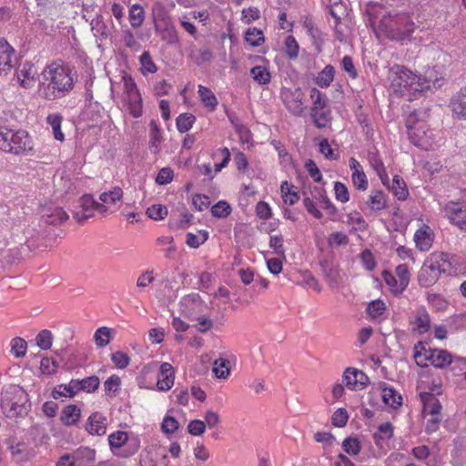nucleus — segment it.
<instances>
[{
  "mask_svg": "<svg viewBox=\"0 0 466 466\" xmlns=\"http://www.w3.org/2000/svg\"><path fill=\"white\" fill-rule=\"evenodd\" d=\"M42 80L38 85L41 96L56 100L68 95L75 85L73 70L62 61L48 64L42 71Z\"/></svg>",
  "mask_w": 466,
  "mask_h": 466,
  "instance_id": "f257e3e1",
  "label": "nucleus"
},
{
  "mask_svg": "<svg viewBox=\"0 0 466 466\" xmlns=\"http://www.w3.org/2000/svg\"><path fill=\"white\" fill-rule=\"evenodd\" d=\"M429 114L426 110H415L406 120V127L410 142L423 150H433L441 141V131L430 128Z\"/></svg>",
  "mask_w": 466,
  "mask_h": 466,
  "instance_id": "f03ea898",
  "label": "nucleus"
},
{
  "mask_svg": "<svg viewBox=\"0 0 466 466\" xmlns=\"http://www.w3.org/2000/svg\"><path fill=\"white\" fill-rule=\"evenodd\" d=\"M371 25L378 37L384 35L400 42L410 40L416 28L408 13L384 14L378 23L376 17L371 18Z\"/></svg>",
  "mask_w": 466,
  "mask_h": 466,
  "instance_id": "7ed1b4c3",
  "label": "nucleus"
},
{
  "mask_svg": "<svg viewBox=\"0 0 466 466\" xmlns=\"http://www.w3.org/2000/svg\"><path fill=\"white\" fill-rule=\"evenodd\" d=\"M413 358L420 367L432 365L438 369H445L451 366L453 374H457V364L466 367L465 358L454 357L446 350L426 348L421 342L415 345Z\"/></svg>",
  "mask_w": 466,
  "mask_h": 466,
  "instance_id": "20e7f679",
  "label": "nucleus"
},
{
  "mask_svg": "<svg viewBox=\"0 0 466 466\" xmlns=\"http://www.w3.org/2000/svg\"><path fill=\"white\" fill-rule=\"evenodd\" d=\"M392 90L400 96L416 97L427 90V83L421 76L413 73L404 66H394L390 69V76Z\"/></svg>",
  "mask_w": 466,
  "mask_h": 466,
  "instance_id": "39448f33",
  "label": "nucleus"
},
{
  "mask_svg": "<svg viewBox=\"0 0 466 466\" xmlns=\"http://www.w3.org/2000/svg\"><path fill=\"white\" fill-rule=\"evenodd\" d=\"M453 257L448 253L435 251L430 254L418 275V280L422 287H431L436 283L441 274L446 270L445 265L451 264Z\"/></svg>",
  "mask_w": 466,
  "mask_h": 466,
  "instance_id": "423d86ee",
  "label": "nucleus"
},
{
  "mask_svg": "<svg viewBox=\"0 0 466 466\" xmlns=\"http://www.w3.org/2000/svg\"><path fill=\"white\" fill-rule=\"evenodd\" d=\"M28 395L18 386H10L2 393L1 408L8 418H17L26 415L30 410Z\"/></svg>",
  "mask_w": 466,
  "mask_h": 466,
  "instance_id": "0eeeda50",
  "label": "nucleus"
},
{
  "mask_svg": "<svg viewBox=\"0 0 466 466\" xmlns=\"http://www.w3.org/2000/svg\"><path fill=\"white\" fill-rule=\"evenodd\" d=\"M0 149L18 155L32 150L33 141L25 130L0 127Z\"/></svg>",
  "mask_w": 466,
  "mask_h": 466,
  "instance_id": "6e6552de",
  "label": "nucleus"
},
{
  "mask_svg": "<svg viewBox=\"0 0 466 466\" xmlns=\"http://www.w3.org/2000/svg\"><path fill=\"white\" fill-rule=\"evenodd\" d=\"M119 84L123 91L122 102L124 107L133 117H140L143 115V101L135 80L131 76L123 72Z\"/></svg>",
  "mask_w": 466,
  "mask_h": 466,
  "instance_id": "1a4fd4ad",
  "label": "nucleus"
},
{
  "mask_svg": "<svg viewBox=\"0 0 466 466\" xmlns=\"http://www.w3.org/2000/svg\"><path fill=\"white\" fill-rule=\"evenodd\" d=\"M108 443L112 453L118 458H128L136 454L140 448V441L137 437H129L126 431H116L108 436Z\"/></svg>",
  "mask_w": 466,
  "mask_h": 466,
  "instance_id": "9d476101",
  "label": "nucleus"
},
{
  "mask_svg": "<svg viewBox=\"0 0 466 466\" xmlns=\"http://www.w3.org/2000/svg\"><path fill=\"white\" fill-rule=\"evenodd\" d=\"M151 12L156 31L162 34V37L164 39L168 37L169 41H175L177 39V35L171 18L164 4L158 1L155 2L152 5Z\"/></svg>",
  "mask_w": 466,
  "mask_h": 466,
  "instance_id": "9b49d317",
  "label": "nucleus"
},
{
  "mask_svg": "<svg viewBox=\"0 0 466 466\" xmlns=\"http://www.w3.org/2000/svg\"><path fill=\"white\" fill-rule=\"evenodd\" d=\"M394 434V427L390 422H384L377 427L372 437L376 447L378 448V456L385 455L392 449L391 439Z\"/></svg>",
  "mask_w": 466,
  "mask_h": 466,
  "instance_id": "f8f14e48",
  "label": "nucleus"
},
{
  "mask_svg": "<svg viewBox=\"0 0 466 466\" xmlns=\"http://www.w3.org/2000/svg\"><path fill=\"white\" fill-rule=\"evenodd\" d=\"M281 97L289 113L297 116L304 114V94L300 88H285L281 92Z\"/></svg>",
  "mask_w": 466,
  "mask_h": 466,
  "instance_id": "ddd939ff",
  "label": "nucleus"
},
{
  "mask_svg": "<svg viewBox=\"0 0 466 466\" xmlns=\"http://www.w3.org/2000/svg\"><path fill=\"white\" fill-rule=\"evenodd\" d=\"M443 211L451 224L466 232V200L449 201Z\"/></svg>",
  "mask_w": 466,
  "mask_h": 466,
  "instance_id": "4468645a",
  "label": "nucleus"
},
{
  "mask_svg": "<svg viewBox=\"0 0 466 466\" xmlns=\"http://www.w3.org/2000/svg\"><path fill=\"white\" fill-rule=\"evenodd\" d=\"M79 208L80 209L75 214L78 221H84L91 218L94 211L103 215L107 213V208L104 204L96 202L90 195H85L79 199Z\"/></svg>",
  "mask_w": 466,
  "mask_h": 466,
  "instance_id": "2eb2a0df",
  "label": "nucleus"
},
{
  "mask_svg": "<svg viewBox=\"0 0 466 466\" xmlns=\"http://www.w3.org/2000/svg\"><path fill=\"white\" fill-rule=\"evenodd\" d=\"M175 383V370L168 362H162L158 368L157 380L155 390L158 391H168Z\"/></svg>",
  "mask_w": 466,
  "mask_h": 466,
  "instance_id": "dca6fc26",
  "label": "nucleus"
},
{
  "mask_svg": "<svg viewBox=\"0 0 466 466\" xmlns=\"http://www.w3.org/2000/svg\"><path fill=\"white\" fill-rule=\"evenodd\" d=\"M343 382L351 390H360L369 381L368 376L356 368H347L343 372Z\"/></svg>",
  "mask_w": 466,
  "mask_h": 466,
  "instance_id": "f3484780",
  "label": "nucleus"
},
{
  "mask_svg": "<svg viewBox=\"0 0 466 466\" xmlns=\"http://www.w3.org/2000/svg\"><path fill=\"white\" fill-rule=\"evenodd\" d=\"M435 239L433 229L426 224H422L415 231L413 240L416 248L421 252H427L432 247Z\"/></svg>",
  "mask_w": 466,
  "mask_h": 466,
  "instance_id": "a211bd4d",
  "label": "nucleus"
},
{
  "mask_svg": "<svg viewBox=\"0 0 466 466\" xmlns=\"http://www.w3.org/2000/svg\"><path fill=\"white\" fill-rule=\"evenodd\" d=\"M15 63V49L5 40H0V76L7 75Z\"/></svg>",
  "mask_w": 466,
  "mask_h": 466,
  "instance_id": "6ab92c4d",
  "label": "nucleus"
},
{
  "mask_svg": "<svg viewBox=\"0 0 466 466\" xmlns=\"http://www.w3.org/2000/svg\"><path fill=\"white\" fill-rule=\"evenodd\" d=\"M36 74L35 66L29 62H25L16 69L15 79L21 86L29 88L34 86Z\"/></svg>",
  "mask_w": 466,
  "mask_h": 466,
  "instance_id": "aec40b11",
  "label": "nucleus"
},
{
  "mask_svg": "<svg viewBox=\"0 0 466 466\" xmlns=\"http://www.w3.org/2000/svg\"><path fill=\"white\" fill-rule=\"evenodd\" d=\"M349 167L351 170V181L353 186L360 191H366L369 187L368 177L361 164L355 158L349 159Z\"/></svg>",
  "mask_w": 466,
  "mask_h": 466,
  "instance_id": "412c9836",
  "label": "nucleus"
},
{
  "mask_svg": "<svg viewBox=\"0 0 466 466\" xmlns=\"http://www.w3.org/2000/svg\"><path fill=\"white\" fill-rule=\"evenodd\" d=\"M380 389L381 390V399L385 405L393 410H397L402 405V397L393 387L381 383Z\"/></svg>",
  "mask_w": 466,
  "mask_h": 466,
  "instance_id": "4be33fe9",
  "label": "nucleus"
},
{
  "mask_svg": "<svg viewBox=\"0 0 466 466\" xmlns=\"http://www.w3.org/2000/svg\"><path fill=\"white\" fill-rule=\"evenodd\" d=\"M9 450L17 462L27 461L33 456V451L28 445L22 441H16V440H9Z\"/></svg>",
  "mask_w": 466,
  "mask_h": 466,
  "instance_id": "5701e85b",
  "label": "nucleus"
},
{
  "mask_svg": "<svg viewBox=\"0 0 466 466\" xmlns=\"http://www.w3.org/2000/svg\"><path fill=\"white\" fill-rule=\"evenodd\" d=\"M450 107L452 114L458 119L466 120V90L465 88L461 89L450 102Z\"/></svg>",
  "mask_w": 466,
  "mask_h": 466,
  "instance_id": "b1692460",
  "label": "nucleus"
},
{
  "mask_svg": "<svg viewBox=\"0 0 466 466\" xmlns=\"http://www.w3.org/2000/svg\"><path fill=\"white\" fill-rule=\"evenodd\" d=\"M369 318L377 322H381L388 318V309L386 304L381 299H375L369 303L367 307Z\"/></svg>",
  "mask_w": 466,
  "mask_h": 466,
  "instance_id": "393cba45",
  "label": "nucleus"
},
{
  "mask_svg": "<svg viewBox=\"0 0 466 466\" xmlns=\"http://www.w3.org/2000/svg\"><path fill=\"white\" fill-rule=\"evenodd\" d=\"M86 431L92 435L102 436L106 431V419L100 413H93L88 418Z\"/></svg>",
  "mask_w": 466,
  "mask_h": 466,
  "instance_id": "a878e982",
  "label": "nucleus"
},
{
  "mask_svg": "<svg viewBox=\"0 0 466 466\" xmlns=\"http://www.w3.org/2000/svg\"><path fill=\"white\" fill-rule=\"evenodd\" d=\"M366 205L371 211L383 210L388 206L387 197L381 190H372L368 197Z\"/></svg>",
  "mask_w": 466,
  "mask_h": 466,
  "instance_id": "bb28decb",
  "label": "nucleus"
},
{
  "mask_svg": "<svg viewBox=\"0 0 466 466\" xmlns=\"http://www.w3.org/2000/svg\"><path fill=\"white\" fill-rule=\"evenodd\" d=\"M368 160L371 167L374 169V171L380 178L382 184L386 185L387 181L389 180V177L386 172L384 164L380 157H379V155L377 154V152H369Z\"/></svg>",
  "mask_w": 466,
  "mask_h": 466,
  "instance_id": "cd10ccee",
  "label": "nucleus"
},
{
  "mask_svg": "<svg viewBox=\"0 0 466 466\" xmlns=\"http://www.w3.org/2000/svg\"><path fill=\"white\" fill-rule=\"evenodd\" d=\"M198 96L201 99L202 104L208 109V111H214L218 106V99L212 90L202 85H198Z\"/></svg>",
  "mask_w": 466,
  "mask_h": 466,
  "instance_id": "c85d7f7f",
  "label": "nucleus"
},
{
  "mask_svg": "<svg viewBox=\"0 0 466 466\" xmlns=\"http://www.w3.org/2000/svg\"><path fill=\"white\" fill-rule=\"evenodd\" d=\"M431 327V318L425 309H419L415 314L413 321V329L420 334L429 331Z\"/></svg>",
  "mask_w": 466,
  "mask_h": 466,
  "instance_id": "c756f323",
  "label": "nucleus"
},
{
  "mask_svg": "<svg viewBox=\"0 0 466 466\" xmlns=\"http://www.w3.org/2000/svg\"><path fill=\"white\" fill-rule=\"evenodd\" d=\"M335 72L333 66L327 65L315 77V84L321 88L329 87L334 80Z\"/></svg>",
  "mask_w": 466,
  "mask_h": 466,
  "instance_id": "7c9ffc66",
  "label": "nucleus"
},
{
  "mask_svg": "<svg viewBox=\"0 0 466 466\" xmlns=\"http://www.w3.org/2000/svg\"><path fill=\"white\" fill-rule=\"evenodd\" d=\"M80 415V409L76 405L70 404L63 409L60 420L65 425L71 426L79 420Z\"/></svg>",
  "mask_w": 466,
  "mask_h": 466,
  "instance_id": "2f4dec72",
  "label": "nucleus"
},
{
  "mask_svg": "<svg viewBox=\"0 0 466 466\" xmlns=\"http://www.w3.org/2000/svg\"><path fill=\"white\" fill-rule=\"evenodd\" d=\"M79 385L78 380H71L68 384L60 385L56 389L53 391V396L55 399L58 397L72 398L80 391Z\"/></svg>",
  "mask_w": 466,
  "mask_h": 466,
  "instance_id": "473e14b6",
  "label": "nucleus"
},
{
  "mask_svg": "<svg viewBox=\"0 0 466 466\" xmlns=\"http://www.w3.org/2000/svg\"><path fill=\"white\" fill-rule=\"evenodd\" d=\"M423 402V411L429 415H440L441 405L440 401L430 393H425L421 396Z\"/></svg>",
  "mask_w": 466,
  "mask_h": 466,
  "instance_id": "72a5a7b5",
  "label": "nucleus"
},
{
  "mask_svg": "<svg viewBox=\"0 0 466 466\" xmlns=\"http://www.w3.org/2000/svg\"><path fill=\"white\" fill-rule=\"evenodd\" d=\"M253 80L260 86L268 85L271 81V74L265 66H256L250 69Z\"/></svg>",
  "mask_w": 466,
  "mask_h": 466,
  "instance_id": "f704fd0d",
  "label": "nucleus"
},
{
  "mask_svg": "<svg viewBox=\"0 0 466 466\" xmlns=\"http://www.w3.org/2000/svg\"><path fill=\"white\" fill-rule=\"evenodd\" d=\"M146 14L144 8L138 5L134 4L130 6L128 11V19L130 22V25L133 28L140 27L145 21Z\"/></svg>",
  "mask_w": 466,
  "mask_h": 466,
  "instance_id": "c9c22d12",
  "label": "nucleus"
},
{
  "mask_svg": "<svg viewBox=\"0 0 466 466\" xmlns=\"http://www.w3.org/2000/svg\"><path fill=\"white\" fill-rule=\"evenodd\" d=\"M123 198V190L120 187H115L112 190L104 192L100 195V204H104L109 212V207L116 205Z\"/></svg>",
  "mask_w": 466,
  "mask_h": 466,
  "instance_id": "e433bc0d",
  "label": "nucleus"
},
{
  "mask_svg": "<svg viewBox=\"0 0 466 466\" xmlns=\"http://www.w3.org/2000/svg\"><path fill=\"white\" fill-rule=\"evenodd\" d=\"M281 198L285 204L294 205L299 200L298 192L295 190L294 186L288 181H284L280 186Z\"/></svg>",
  "mask_w": 466,
  "mask_h": 466,
  "instance_id": "4c0bfd02",
  "label": "nucleus"
},
{
  "mask_svg": "<svg viewBox=\"0 0 466 466\" xmlns=\"http://www.w3.org/2000/svg\"><path fill=\"white\" fill-rule=\"evenodd\" d=\"M423 81H426L428 86L427 90L431 87L434 89L441 88L444 84V77L441 74L437 72L434 68L428 69L425 73V76L422 77Z\"/></svg>",
  "mask_w": 466,
  "mask_h": 466,
  "instance_id": "58836bf2",
  "label": "nucleus"
},
{
  "mask_svg": "<svg viewBox=\"0 0 466 466\" xmlns=\"http://www.w3.org/2000/svg\"><path fill=\"white\" fill-rule=\"evenodd\" d=\"M209 234L207 230L201 229L196 233L188 232L186 235V243L189 248H198L208 239Z\"/></svg>",
  "mask_w": 466,
  "mask_h": 466,
  "instance_id": "ea45409f",
  "label": "nucleus"
},
{
  "mask_svg": "<svg viewBox=\"0 0 466 466\" xmlns=\"http://www.w3.org/2000/svg\"><path fill=\"white\" fill-rule=\"evenodd\" d=\"M244 39L252 47H258L265 42L262 30L257 27L248 28L245 33Z\"/></svg>",
  "mask_w": 466,
  "mask_h": 466,
  "instance_id": "a19ab883",
  "label": "nucleus"
},
{
  "mask_svg": "<svg viewBox=\"0 0 466 466\" xmlns=\"http://www.w3.org/2000/svg\"><path fill=\"white\" fill-rule=\"evenodd\" d=\"M382 279L389 287L390 290L395 294H400L406 289L404 285L400 284L398 278L391 272L385 270L382 272Z\"/></svg>",
  "mask_w": 466,
  "mask_h": 466,
  "instance_id": "79ce46f5",
  "label": "nucleus"
},
{
  "mask_svg": "<svg viewBox=\"0 0 466 466\" xmlns=\"http://www.w3.org/2000/svg\"><path fill=\"white\" fill-rule=\"evenodd\" d=\"M46 122L52 127L55 138L58 141H64L65 137L61 131L62 116L60 114H50L46 117Z\"/></svg>",
  "mask_w": 466,
  "mask_h": 466,
  "instance_id": "37998d69",
  "label": "nucleus"
},
{
  "mask_svg": "<svg viewBox=\"0 0 466 466\" xmlns=\"http://www.w3.org/2000/svg\"><path fill=\"white\" fill-rule=\"evenodd\" d=\"M162 142V134L158 126L155 122L150 123V139L149 148L157 154L159 151L160 144Z\"/></svg>",
  "mask_w": 466,
  "mask_h": 466,
  "instance_id": "c03bdc74",
  "label": "nucleus"
},
{
  "mask_svg": "<svg viewBox=\"0 0 466 466\" xmlns=\"http://www.w3.org/2000/svg\"><path fill=\"white\" fill-rule=\"evenodd\" d=\"M303 204L307 211L315 218L320 219L323 217V214L319 209V203L317 195L305 197L303 198Z\"/></svg>",
  "mask_w": 466,
  "mask_h": 466,
  "instance_id": "a18cd8bd",
  "label": "nucleus"
},
{
  "mask_svg": "<svg viewBox=\"0 0 466 466\" xmlns=\"http://www.w3.org/2000/svg\"><path fill=\"white\" fill-rule=\"evenodd\" d=\"M181 307L184 308L183 312L191 317L194 314L195 308H198L201 305L198 295L192 294L185 297L181 301Z\"/></svg>",
  "mask_w": 466,
  "mask_h": 466,
  "instance_id": "49530a36",
  "label": "nucleus"
},
{
  "mask_svg": "<svg viewBox=\"0 0 466 466\" xmlns=\"http://www.w3.org/2000/svg\"><path fill=\"white\" fill-rule=\"evenodd\" d=\"M311 118L318 128H322L328 126L329 123V110L326 108H321L319 110H311L310 112Z\"/></svg>",
  "mask_w": 466,
  "mask_h": 466,
  "instance_id": "de8ad7c7",
  "label": "nucleus"
},
{
  "mask_svg": "<svg viewBox=\"0 0 466 466\" xmlns=\"http://www.w3.org/2000/svg\"><path fill=\"white\" fill-rule=\"evenodd\" d=\"M310 98L312 100L311 110H319L327 107L328 98L326 95L316 87L310 89Z\"/></svg>",
  "mask_w": 466,
  "mask_h": 466,
  "instance_id": "09e8293b",
  "label": "nucleus"
},
{
  "mask_svg": "<svg viewBox=\"0 0 466 466\" xmlns=\"http://www.w3.org/2000/svg\"><path fill=\"white\" fill-rule=\"evenodd\" d=\"M196 121L194 115L189 113L180 114L176 121L177 128L180 133L187 132Z\"/></svg>",
  "mask_w": 466,
  "mask_h": 466,
  "instance_id": "8fccbe9b",
  "label": "nucleus"
},
{
  "mask_svg": "<svg viewBox=\"0 0 466 466\" xmlns=\"http://www.w3.org/2000/svg\"><path fill=\"white\" fill-rule=\"evenodd\" d=\"M94 339L96 347L104 348L108 345L111 341V330L107 327L98 328L95 334Z\"/></svg>",
  "mask_w": 466,
  "mask_h": 466,
  "instance_id": "3c124183",
  "label": "nucleus"
},
{
  "mask_svg": "<svg viewBox=\"0 0 466 466\" xmlns=\"http://www.w3.org/2000/svg\"><path fill=\"white\" fill-rule=\"evenodd\" d=\"M346 222L356 231H362L367 228L366 221L358 211L350 212Z\"/></svg>",
  "mask_w": 466,
  "mask_h": 466,
  "instance_id": "603ef678",
  "label": "nucleus"
},
{
  "mask_svg": "<svg viewBox=\"0 0 466 466\" xmlns=\"http://www.w3.org/2000/svg\"><path fill=\"white\" fill-rule=\"evenodd\" d=\"M140 66H141V73L144 76H147V74H153L156 73L157 70V66L155 65L149 52L145 51L139 58Z\"/></svg>",
  "mask_w": 466,
  "mask_h": 466,
  "instance_id": "864d4df0",
  "label": "nucleus"
},
{
  "mask_svg": "<svg viewBox=\"0 0 466 466\" xmlns=\"http://www.w3.org/2000/svg\"><path fill=\"white\" fill-rule=\"evenodd\" d=\"M391 190L394 196L400 200H405L408 197L406 185L403 179L399 176L393 177Z\"/></svg>",
  "mask_w": 466,
  "mask_h": 466,
  "instance_id": "5fc2aeb1",
  "label": "nucleus"
},
{
  "mask_svg": "<svg viewBox=\"0 0 466 466\" xmlns=\"http://www.w3.org/2000/svg\"><path fill=\"white\" fill-rule=\"evenodd\" d=\"M212 370L218 379H227L230 373L229 361L225 359L215 360Z\"/></svg>",
  "mask_w": 466,
  "mask_h": 466,
  "instance_id": "6e6d98bb",
  "label": "nucleus"
},
{
  "mask_svg": "<svg viewBox=\"0 0 466 466\" xmlns=\"http://www.w3.org/2000/svg\"><path fill=\"white\" fill-rule=\"evenodd\" d=\"M231 211L230 205L225 200H220L211 207V214L217 218H225L230 215Z\"/></svg>",
  "mask_w": 466,
  "mask_h": 466,
  "instance_id": "4d7b16f0",
  "label": "nucleus"
},
{
  "mask_svg": "<svg viewBox=\"0 0 466 466\" xmlns=\"http://www.w3.org/2000/svg\"><path fill=\"white\" fill-rule=\"evenodd\" d=\"M36 345L43 350H47L52 347L53 335L50 330H41L35 338Z\"/></svg>",
  "mask_w": 466,
  "mask_h": 466,
  "instance_id": "13d9d810",
  "label": "nucleus"
},
{
  "mask_svg": "<svg viewBox=\"0 0 466 466\" xmlns=\"http://www.w3.org/2000/svg\"><path fill=\"white\" fill-rule=\"evenodd\" d=\"M146 213L154 220H162L167 216V208L161 204H154L147 208Z\"/></svg>",
  "mask_w": 466,
  "mask_h": 466,
  "instance_id": "bf43d9fd",
  "label": "nucleus"
},
{
  "mask_svg": "<svg viewBox=\"0 0 466 466\" xmlns=\"http://www.w3.org/2000/svg\"><path fill=\"white\" fill-rule=\"evenodd\" d=\"M342 448H343V451L350 456H356L360 451V441L357 438H353V437L346 438L342 441Z\"/></svg>",
  "mask_w": 466,
  "mask_h": 466,
  "instance_id": "052dcab7",
  "label": "nucleus"
},
{
  "mask_svg": "<svg viewBox=\"0 0 466 466\" xmlns=\"http://www.w3.org/2000/svg\"><path fill=\"white\" fill-rule=\"evenodd\" d=\"M78 382L80 384V391L83 390L88 393L95 391L98 388L100 383L99 379L96 376L87 377L81 380H78Z\"/></svg>",
  "mask_w": 466,
  "mask_h": 466,
  "instance_id": "680f3d73",
  "label": "nucleus"
},
{
  "mask_svg": "<svg viewBox=\"0 0 466 466\" xmlns=\"http://www.w3.org/2000/svg\"><path fill=\"white\" fill-rule=\"evenodd\" d=\"M191 59L198 65L211 60L212 53L208 48H201L198 50L192 49L190 52Z\"/></svg>",
  "mask_w": 466,
  "mask_h": 466,
  "instance_id": "e2e57ef3",
  "label": "nucleus"
},
{
  "mask_svg": "<svg viewBox=\"0 0 466 466\" xmlns=\"http://www.w3.org/2000/svg\"><path fill=\"white\" fill-rule=\"evenodd\" d=\"M46 223L57 224L66 221L68 218L66 212L61 208H55L50 214L46 215Z\"/></svg>",
  "mask_w": 466,
  "mask_h": 466,
  "instance_id": "0e129e2a",
  "label": "nucleus"
},
{
  "mask_svg": "<svg viewBox=\"0 0 466 466\" xmlns=\"http://www.w3.org/2000/svg\"><path fill=\"white\" fill-rule=\"evenodd\" d=\"M334 195L335 198L341 203H347L350 200L349 189L341 182L337 181L334 183Z\"/></svg>",
  "mask_w": 466,
  "mask_h": 466,
  "instance_id": "69168bd1",
  "label": "nucleus"
},
{
  "mask_svg": "<svg viewBox=\"0 0 466 466\" xmlns=\"http://www.w3.org/2000/svg\"><path fill=\"white\" fill-rule=\"evenodd\" d=\"M319 209H324L329 215H334L337 212V208L334 204L330 201V199L327 197L324 192H319L317 195Z\"/></svg>",
  "mask_w": 466,
  "mask_h": 466,
  "instance_id": "338daca9",
  "label": "nucleus"
},
{
  "mask_svg": "<svg viewBox=\"0 0 466 466\" xmlns=\"http://www.w3.org/2000/svg\"><path fill=\"white\" fill-rule=\"evenodd\" d=\"M155 280L153 270L147 269L143 271L137 279V289H146Z\"/></svg>",
  "mask_w": 466,
  "mask_h": 466,
  "instance_id": "774afa93",
  "label": "nucleus"
}]
</instances>
